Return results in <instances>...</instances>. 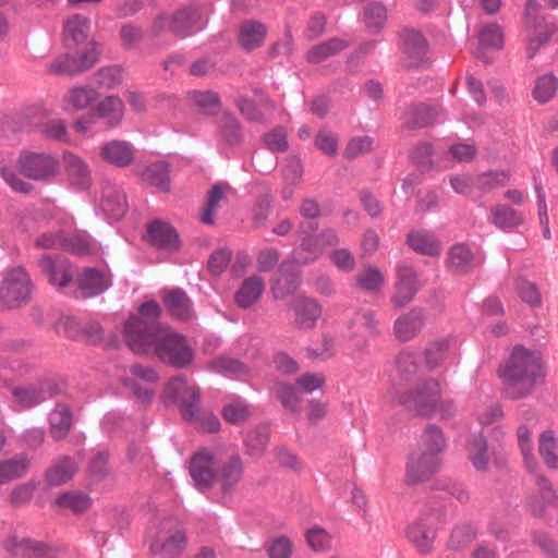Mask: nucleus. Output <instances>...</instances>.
<instances>
[{"label": "nucleus", "instance_id": "1", "mask_svg": "<svg viewBox=\"0 0 558 558\" xmlns=\"http://www.w3.org/2000/svg\"><path fill=\"white\" fill-rule=\"evenodd\" d=\"M126 344L135 353L153 352L160 361L175 367H185L193 360V351L182 335L170 329L158 331L140 320L128 325Z\"/></svg>", "mask_w": 558, "mask_h": 558}, {"label": "nucleus", "instance_id": "2", "mask_svg": "<svg viewBox=\"0 0 558 558\" xmlns=\"http://www.w3.org/2000/svg\"><path fill=\"white\" fill-rule=\"evenodd\" d=\"M498 376L506 398H524L532 393L544 376L539 355L523 347H515L509 359L499 366Z\"/></svg>", "mask_w": 558, "mask_h": 558}, {"label": "nucleus", "instance_id": "3", "mask_svg": "<svg viewBox=\"0 0 558 558\" xmlns=\"http://www.w3.org/2000/svg\"><path fill=\"white\" fill-rule=\"evenodd\" d=\"M393 397L415 414L428 416L439 405L441 387L436 378L428 377L416 381L414 388L407 390L393 389Z\"/></svg>", "mask_w": 558, "mask_h": 558}, {"label": "nucleus", "instance_id": "4", "mask_svg": "<svg viewBox=\"0 0 558 558\" xmlns=\"http://www.w3.org/2000/svg\"><path fill=\"white\" fill-rule=\"evenodd\" d=\"M317 225H300L301 243L292 253L293 260L299 265H306L315 262L322 256L325 248L336 246L339 243V236L332 229H326L317 235L312 232L316 231Z\"/></svg>", "mask_w": 558, "mask_h": 558}, {"label": "nucleus", "instance_id": "5", "mask_svg": "<svg viewBox=\"0 0 558 558\" xmlns=\"http://www.w3.org/2000/svg\"><path fill=\"white\" fill-rule=\"evenodd\" d=\"M199 398V388L183 376L171 378L162 393L165 403L180 407L182 417L186 422L198 418Z\"/></svg>", "mask_w": 558, "mask_h": 558}, {"label": "nucleus", "instance_id": "6", "mask_svg": "<svg viewBox=\"0 0 558 558\" xmlns=\"http://www.w3.org/2000/svg\"><path fill=\"white\" fill-rule=\"evenodd\" d=\"M32 282L22 267L8 271L0 288V304L7 308L20 307L29 300Z\"/></svg>", "mask_w": 558, "mask_h": 558}, {"label": "nucleus", "instance_id": "7", "mask_svg": "<svg viewBox=\"0 0 558 558\" xmlns=\"http://www.w3.org/2000/svg\"><path fill=\"white\" fill-rule=\"evenodd\" d=\"M440 517L438 511L424 513L408 526L407 538L420 554L428 555L433 551L435 527L440 523Z\"/></svg>", "mask_w": 558, "mask_h": 558}, {"label": "nucleus", "instance_id": "8", "mask_svg": "<svg viewBox=\"0 0 558 558\" xmlns=\"http://www.w3.org/2000/svg\"><path fill=\"white\" fill-rule=\"evenodd\" d=\"M425 365L429 371L446 368L458 362V347L453 337L428 342L424 349Z\"/></svg>", "mask_w": 558, "mask_h": 558}, {"label": "nucleus", "instance_id": "9", "mask_svg": "<svg viewBox=\"0 0 558 558\" xmlns=\"http://www.w3.org/2000/svg\"><path fill=\"white\" fill-rule=\"evenodd\" d=\"M537 3L535 0L526 2L525 17L529 31L527 54L533 58L542 45L547 43L555 32V26L536 16Z\"/></svg>", "mask_w": 558, "mask_h": 558}, {"label": "nucleus", "instance_id": "10", "mask_svg": "<svg viewBox=\"0 0 558 558\" xmlns=\"http://www.w3.org/2000/svg\"><path fill=\"white\" fill-rule=\"evenodd\" d=\"M218 462H221V454L208 449H201L193 456L190 474L198 488H208L216 481Z\"/></svg>", "mask_w": 558, "mask_h": 558}, {"label": "nucleus", "instance_id": "11", "mask_svg": "<svg viewBox=\"0 0 558 558\" xmlns=\"http://www.w3.org/2000/svg\"><path fill=\"white\" fill-rule=\"evenodd\" d=\"M98 60V52L93 46L78 51L77 56L62 54L53 59L48 72L56 75H75L90 69Z\"/></svg>", "mask_w": 558, "mask_h": 558}, {"label": "nucleus", "instance_id": "12", "mask_svg": "<svg viewBox=\"0 0 558 558\" xmlns=\"http://www.w3.org/2000/svg\"><path fill=\"white\" fill-rule=\"evenodd\" d=\"M402 63L407 68L420 66L426 60L428 44L421 32L404 29L400 34Z\"/></svg>", "mask_w": 558, "mask_h": 558}, {"label": "nucleus", "instance_id": "13", "mask_svg": "<svg viewBox=\"0 0 558 558\" xmlns=\"http://www.w3.org/2000/svg\"><path fill=\"white\" fill-rule=\"evenodd\" d=\"M90 21L81 14H74L68 17L63 24L64 43L68 48H77L80 51L88 49L95 43L89 38Z\"/></svg>", "mask_w": 558, "mask_h": 558}, {"label": "nucleus", "instance_id": "14", "mask_svg": "<svg viewBox=\"0 0 558 558\" xmlns=\"http://www.w3.org/2000/svg\"><path fill=\"white\" fill-rule=\"evenodd\" d=\"M420 289V280L415 270L405 264L397 268V282L391 302L396 308H401L410 303Z\"/></svg>", "mask_w": 558, "mask_h": 558}, {"label": "nucleus", "instance_id": "15", "mask_svg": "<svg viewBox=\"0 0 558 558\" xmlns=\"http://www.w3.org/2000/svg\"><path fill=\"white\" fill-rule=\"evenodd\" d=\"M17 166L24 175L34 180L47 179L58 169L57 160L46 154H25L20 157Z\"/></svg>", "mask_w": 558, "mask_h": 558}, {"label": "nucleus", "instance_id": "16", "mask_svg": "<svg viewBox=\"0 0 558 558\" xmlns=\"http://www.w3.org/2000/svg\"><path fill=\"white\" fill-rule=\"evenodd\" d=\"M440 466V458L415 450L407 463V482L416 484L428 480Z\"/></svg>", "mask_w": 558, "mask_h": 558}, {"label": "nucleus", "instance_id": "17", "mask_svg": "<svg viewBox=\"0 0 558 558\" xmlns=\"http://www.w3.org/2000/svg\"><path fill=\"white\" fill-rule=\"evenodd\" d=\"M425 326V313L413 307L399 316L393 324V335L401 342H408L420 335Z\"/></svg>", "mask_w": 558, "mask_h": 558}, {"label": "nucleus", "instance_id": "18", "mask_svg": "<svg viewBox=\"0 0 558 558\" xmlns=\"http://www.w3.org/2000/svg\"><path fill=\"white\" fill-rule=\"evenodd\" d=\"M38 265L49 282L54 287L64 288L72 281L73 270L65 258H52L47 255L39 259Z\"/></svg>", "mask_w": 558, "mask_h": 558}, {"label": "nucleus", "instance_id": "19", "mask_svg": "<svg viewBox=\"0 0 558 558\" xmlns=\"http://www.w3.org/2000/svg\"><path fill=\"white\" fill-rule=\"evenodd\" d=\"M100 207L111 219H121L128 210L124 192L113 183H106L102 187Z\"/></svg>", "mask_w": 558, "mask_h": 558}, {"label": "nucleus", "instance_id": "20", "mask_svg": "<svg viewBox=\"0 0 558 558\" xmlns=\"http://www.w3.org/2000/svg\"><path fill=\"white\" fill-rule=\"evenodd\" d=\"M5 547L14 555L27 558H53L52 551L45 544L15 534L7 538Z\"/></svg>", "mask_w": 558, "mask_h": 558}, {"label": "nucleus", "instance_id": "21", "mask_svg": "<svg viewBox=\"0 0 558 558\" xmlns=\"http://www.w3.org/2000/svg\"><path fill=\"white\" fill-rule=\"evenodd\" d=\"M101 159L117 167H128L134 159V151L125 141L113 140L99 147Z\"/></svg>", "mask_w": 558, "mask_h": 558}, {"label": "nucleus", "instance_id": "22", "mask_svg": "<svg viewBox=\"0 0 558 558\" xmlns=\"http://www.w3.org/2000/svg\"><path fill=\"white\" fill-rule=\"evenodd\" d=\"M219 472H217L216 481L220 483L221 490L227 494L234 489L243 474V464L238 454L221 458Z\"/></svg>", "mask_w": 558, "mask_h": 558}, {"label": "nucleus", "instance_id": "23", "mask_svg": "<svg viewBox=\"0 0 558 558\" xmlns=\"http://www.w3.org/2000/svg\"><path fill=\"white\" fill-rule=\"evenodd\" d=\"M162 301L168 312L175 319L189 322L195 317L192 302L185 292L181 290L166 291L163 292Z\"/></svg>", "mask_w": 558, "mask_h": 558}, {"label": "nucleus", "instance_id": "24", "mask_svg": "<svg viewBox=\"0 0 558 558\" xmlns=\"http://www.w3.org/2000/svg\"><path fill=\"white\" fill-rule=\"evenodd\" d=\"M97 98V90L90 86L72 87L63 96V111L75 112L85 110L89 108Z\"/></svg>", "mask_w": 558, "mask_h": 558}, {"label": "nucleus", "instance_id": "25", "mask_svg": "<svg viewBox=\"0 0 558 558\" xmlns=\"http://www.w3.org/2000/svg\"><path fill=\"white\" fill-rule=\"evenodd\" d=\"M295 325L301 329L314 328L322 314L319 304L312 299L300 296L293 303Z\"/></svg>", "mask_w": 558, "mask_h": 558}, {"label": "nucleus", "instance_id": "26", "mask_svg": "<svg viewBox=\"0 0 558 558\" xmlns=\"http://www.w3.org/2000/svg\"><path fill=\"white\" fill-rule=\"evenodd\" d=\"M421 368L417 357L410 352H402L396 359V388L402 384H413L422 378L420 377Z\"/></svg>", "mask_w": 558, "mask_h": 558}, {"label": "nucleus", "instance_id": "27", "mask_svg": "<svg viewBox=\"0 0 558 558\" xmlns=\"http://www.w3.org/2000/svg\"><path fill=\"white\" fill-rule=\"evenodd\" d=\"M147 239L153 245L166 250H174L179 246L177 231L167 222L159 220L148 225Z\"/></svg>", "mask_w": 558, "mask_h": 558}, {"label": "nucleus", "instance_id": "28", "mask_svg": "<svg viewBox=\"0 0 558 558\" xmlns=\"http://www.w3.org/2000/svg\"><path fill=\"white\" fill-rule=\"evenodd\" d=\"M537 489L529 499V508L534 517H543L546 509L555 504L557 495L548 480L543 476L537 477Z\"/></svg>", "mask_w": 558, "mask_h": 558}, {"label": "nucleus", "instance_id": "29", "mask_svg": "<svg viewBox=\"0 0 558 558\" xmlns=\"http://www.w3.org/2000/svg\"><path fill=\"white\" fill-rule=\"evenodd\" d=\"M201 15L194 9H181L171 15L170 31L179 36L186 37L199 29Z\"/></svg>", "mask_w": 558, "mask_h": 558}, {"label": "nucleus", "instance_id": "30", "mask_svg": "<svg viewBox=\"0 0 558 558\" xmlns=\"http://www.w3.org/2000/svg\"><path fill=\"white\" fill-rule=\"evenodd\" d=\"M65 171L70 180L80 187H87L92 182V173L88 163L73 153L63 156Z\"/></svg>", "mask_w": 558, "mask_h": 558}, {"label": "nucleus", "instance_id": "31", "mask_svg": "<svg viewBox=\"0 0 558 558\" xmlns=\"http://www.w3.org/2000/svg\"><path fill=\"white\" fill-rule=\"evenodd\" d=\"M186 535L182 529H178L169 534L162 543L151 544V551L161 558H177L186 548Z\"/></svg>", "mask_w": 558, "mask_h": 558}, {"label": "nucleus", "instance_id": "32", "mask_svg": "<svg viewBox=\"0 0 558 558\" xmlns=\"http://www.w3.org/2000/svg\"><path fill=\"white\" fill-rule=\"evenodd\" d=\"M266 34V26L260 22L244 21L239 28V44L244 50L252 51L263 45Z\"/></svg>", "mask_w": 558, "mask_h": 558}, {"label": "nucleus", "instance_id": "33", "mask_svg": "<svg viewBox=\"0 0 558 558\" xmlns=\"http://www.w3.org/2000/svg\"><path fill=\"white\" fill-rule=\"evenodd\" d=\"M77 286L83 296H93L107 290L110 281L102 272L86 268L78 276Z\"/></svg>", "mask_w": 558, "mask_h": 558}, {"label": "nucleus", "instance_id": "34", "mask_svg": "<svg viewBox=\"0 0 558 558\" xmlns=\"http://www.w3.org/2000/svg\"><path fill=\"white\" fill-rule=\"evenodd\" d=\"M349 47V41L339 37L330 38L326 41L313 46L305 54L310 63H320L327 59L339 54Z\"/></svg>", "mask_w": 558, "mask_h": 558}, {"label": "nucleus", "instance_id": "35", "mask_svg": "<svg viewBox=\"0 0 558 558\" xmlns=\"http://www.w3.org/2000/svg\"><path fill=\"white\" fill-rule=\"evenodd\" d=\"M72 424V412L65 404H57L49 414L50 434L54 440L64 439L70 432Z\"/></svg>", "mask_w": 558, "mask_h": 558}, {"label": "nucleus", "instance_id": "36", "mask_svg": "<svg viewBox=\"0 0 558 558\" xmlns=\"http://www.w3.org/2000/svg\"><path fill=\"white\" fill-rule=\"evenodd\" d=\"M255 100L243 97L236 99L240 111L250 120L262 121L265 118V110L274 107L272 102L264 95L262 90H254Z\"/></svg>", "mask_w": 558, "mask_h": 558}, {"label": "nucleus", "instance_id": "37", "mask_svg": "<svg viewBox=\"0 0 558 558\" xmlns=\"http://www.w3.org/2000/svg\"><path fill=\"white\" fill-rule=\"evenodd\" d=\"M478 49L475 52L477 58H484L482 51L484 49L500 50L504 47V29L500 25L490 23L480 28Z\"/></svg>", "mask_w": 558, "mask_h": 558}, {"label": "nucleus", "instance_id": "38", "mask_svg": "<svg viewBox=\"0 0 558 558\" xmlns=\"http://www.w3.org/2000/svg\"><path fill=\"white\" fill-rule=\"evenodd\" d=\"M438 111L425 104L411 105L404 112L403 120L408 128H423L436 121Z\"/></svg>", "mask_w": 558, "mask_h": 558}, {"label": "nucleus", "instance_id": "39", "mask_svg": "<svg viewBox=\"0 0 558 558\" xmlns=\"http://www.w3.org/2000/svg\"><path fill=\"white\" fill-rule=\"evenodd\" d=\"M445 446L446 440L441 429L435 425H428L418 439L416 450L439 458Z\"/></svg>", "mask_w": 558, "mask_h": 558}, {"label": "nucleus", "instance_id": "40", "mask_svg": "<svg viewBox=\"0 0 558 558\" xmlns=\"http://www.w3.org/2000/svg\"><path fill=\"white\" fill-rule=\"evenodd\" d=\"M408 243L415 252L424 255H438L441 248L438 239L426 230H414L410 232Z\"/></svg>", "mask_w": 558, "mask_h": 558}, {"label": "nucleus", "instance_id": "41", "mask_svg": "<svg viewBox=\"0 0 558 558\" xmlns=\"http://www.w3.org/2000/svg\"><path fill=\"white\" fill-rule=\"evenodd\" d=\"M96 111L100 119H104L108 126H117L123 119L124 105L117 96H108L98 102Z\"/></svg>", "mask_w": 558, "mask_h": 558}, {"label": "nucleus", "instance_id": "42", "mask_svg": "<svg viewBox=\"0 0 558 558\" xmlns=\"http://www.w3.org/2000/svg\"><path fill=\"white\" fill-rule=\"evenodd\" d=\"M385 282L384 274L373 266L365 267L354 276V287L368 293L380 291Z\"/></svg>", "mask_w": 558, "mask_h": 558}, {"label": "nucleus", "instance_id": "43", "mask_svg": "<svg viewBox=\"0 0 558 558\" xmlns=\"http://www.w3.org/2000/svg\"><path fill=\"white\" fill-rule=\"evenodd\" d=\"M264 291V281L257 276L248 277L244 280L235 294V301L242 308L253 305Z\"/></svg>", "mask_w": 558, "mask_h": 558}, {"label": "nucleus", "instance_id": "44", "mask_svg": "<svg viewBox=\"0 0 558 558\" xmlns=\"http://www.w3.org/2000/svg\"><path fill=\"white\" fill-rule=\"evenodd\" d=\"M448 264L457 274H466L476 265L471 250L463 244H457L451 247L448 255Z\"/></svg>", "mask_w": 558, "mask_h": 558}, {"label": "nucleus", "instance_id": "45", "mask_svg": "<svg viewBox=\"0 0 558 558\" xmlns=\"http://www.w3.org/2000/svg\"><path fill=\"white\" fill-rule=\"evenodd\" d=\"M230 190L228 184H216L208 192L207 202L203 209L201 220L206 225L214 223L216 209L227 201V194Z\"/></svg>", "mask_w": 558, "mask_h": 558}, {"label": "nucleus", "instance_id": "46", "mask_svg": "<svg viewBox=\"0 0 558 558\" xmlns=\"http://www.w3.org/2000/svg\"><path fill=\"white\" fill-rule=\"evenodd\" d=\"M490 222L497 228L506 230L522 225L524 217L506 205H497L492 208Z\"/></svg>", "mask_w": 558, "mask_h": 558}, {"label": "nucleus", "instance_id": "47", "mask_svg": "<svg viewBox=\"0 0 558 558\" xmlns=\"http://www.w3.org/2000/svg\"><path fill=\"white\" fill-rule=\"evenodd\" d=\"M28 460L24 456H15L0 461V485H4L23 476L28 469Z\"/></svg>", "mask_w": 558, "mask_h": 558}, {"label": "nucleus", "instance_id": "48", "mask_svg": "<svg viewBox=\"0 0 558 558\" xmlns=\"http://www.w3.org/2000/svg\"><path fill=\"white\" fill-rule=\"evenodd\" d=\"M77 471V465L70 458H62L57 461L46 474L50 485L58 486L70 481Z\"/></svg>", "mask_w": 558, "mask_h": 558}, {"label": "nucleus", "instance_id": "49", "mask_svg": "<svg viewBox=\"0 0 558 558\" xmlns=\"http://www.w3.org/2000/svg\"><path fill=\"white\" fill-rule=\"evenodd\" d=\"M558 441L553 430H545L538 439V452L546 465L553 470L558 469Z\"/></svg>", "mask_w": 558, "mask_h": 558}, {"label": "nucleus", "instance_id": "50", "mask_svg": "<svg viewBox=\"0 0 558 558\" xmlns=\"http://www.w3.org/2000/svg\"><path fill=\"white\" fill-rule=\"evenodd\" d=\"M138 312H140V316H131L129 318V320L124 324V338L125 339H126L128 325L132 320H140V322L144 323V325H146V326H154L156 328V330H158V331L169 329L168 327H161L160 325L157 324V319L159 318L160 313H161V308L157 302L148 301V302L143 303L141 305Z\"/></svg>", "mask_w": 558, "mask_h": 558}, {"label": "nucleus", "instance_id": "51", "mask_svg": "<svg viewBox=\"0 0 558 558\" xmlns=\"http://www.w3.org/2000/svg\"><path fill=\"white\" fill-rule=\"evenodd\" d=\"M558 90V80L553 73L537 77L533 88V98L539 104H546L554 98Z\"/></svg>", "mask_w": 558, "mask_h": 558}, {"label": "nucleus", "instance_id": "52", "mask_svg": "<svg viewBox=\"0 0 558 558\" xmlns=\"http://www.w3.org/2000/svg\"><path fill=\"white\" fill-rule=\"evenodd\" d=\"M208 368L226 376H240L247 372V367L240 361L225 356L213 359L208 363Z\"/></svg>", "mask_w": 558, "mask_h": 558}, {"label": "nucleus", "instance_id": "53", "mask_svg": "<svg viewBox=\"0 0 558 558\" xmlns=\"http://www.w3.org/2000/svg\"><path fill=\"white\" fill-rule=\"evenodd\" d=\"M143 180L162 191H168V166L163 161L151 163L143 171Z\"/></svg>", "mask_w": 558, "mask_h": 558}, {"label": "nucleus", "instance_id": "54", "mask_svg": "<svg viewBox=\"0 0 558 558\" xmlns=\"http://www.w3.org/2000/svg\"><path fill=\"white\" fill-rule=\"evenodd\" d=\"M145 38V32L141 26L124 23L119 29V40L125 50H132L140 46Z\"/></svg>", "mask_w": 558, "mask_h": 558}, {"label": "nucleus", "instance_id": "55", "mask_svg": "<svg viewBox=\"0 0 558 558\" xmlns=\"http://www.w3.org/2000/svg\"><path fill=\"white\" fill-rule=\"evenodd\" d=\"M275 393L282 407L291 412L296 413L300 410L301 399L296 388L289 384L278 383L275 387Z\"/></svg>", "mask_w": 558, "mask_h": 558}, {"label": "nucleus", "instance_id": "56", "mask_svg": "<svg viewBox=\"0 0 558 558\" xmlns=\"http://www.w3.org/2000/svg\"><path fill=\"white\" fill-rule=\"evenodd\" d=\"M469 458L478 471L488 469L487 442L481 435L472 440L469 447Z\"/></svg>", "mask_w": 558, "mask_h": 558}, {"label": "nucleus", "instance_id": "57", "mask_svg": "<svg viewBox=\"0 0 558 558\" xmlns=\"http://www.w3.org/2000/svg\"><path fill=\"white\" fill-rule=\"evenodd\" d=\"M305 537L308 546L316 553H325L331 549L332 537L323 527L314 526L310 529Z\"/></svg>", "mask_w": 558, "mask_h": 558}, {"label": "nucleus", "instance_id": "58", "mask_svg": "<svg viewBox=\"0 0 558 558\" xmlns=\"http://www.w3.org/2000/svg\"><path fill=\"white\" fill-rule=\"evenodd\" d=\"M56 504L64 509H69L74 513H81L87 510L90 506L88 496L78 493H66L61 495Z\"/></svg>", "mask_w": 558, "mask_h": 558}, {"label": "nucleus", "instance_id": "59", "mask_svg": "<svg viewBox=\"0 0 558 558\" xmlns=\"http://www.w3.org/2000/svg\"><path fill=\"white\" fill-rule=\"evenodd\" d=\"M269 432L265 426L253 429L246 438L247 453L251 456H260L267 447Z\"/></svg>", "mask_w": 558, "mask_h": 558}, {"label": "nucleus", "instance_id": "60", "mask_svg": "<svg viewBox=\"0 0 558 558\" xmlns=\"http://www.w3.org/2000/svg\"><path fill=\"white\" fill-rule=\"evenodd\" d=\"M41 134L52 141L68 143L70 141L68 126L62 119H52L43 123Z\"/></svg>", "mask_w": 558, "mask_h": 558}, {"label": "nucleus", "instance_id": "61", "mask_svg": "<svg viewBox=\"0 0 558 558\" xmlns=\"http://www.w3.org/2000/svg\"><path fill=\"white\" fill-rule=\"evenodd\" d=\"M518 442L521 449V452L524 458L525 465L531 470L535 471L536 461L533 456V444L531 440V432L526 425H520L517 430Z\"/></svg>", "mask_w": 558, "mask_h": 558}, {"label": "nucleus", "instance_id": "62", "mask_svg": "<svg viewBox=\"0 0 558 558\" xmlns=\"http://www.w3.org/2000/svg\"><path fill=\"white\" fill-rule=\"evenodd\" d=\"M189 96L194 105L206 114H214L219 109V99L216 93L194 90Z\"/></svg>", "mask_w": 558, "mask_h": 558}, {"label": "nucleus", "instance_id": "63", "mask_svg": "<svg viewBox=\"0 0 558 558\" xmlns=\"http://www.w3.org/2000/svg\"><path fill=\"white\" fill-rule=\"evenodd\" d=\"M11 393L24 409L36 405L44 400V395L34 387H14L11 389Z\"/></svg>", "mask_w": 558, "mask_h": 558}, {"label": "nucleus", "instance_id": "64", "mask_svg": "<svg viewBox=\"0 0 558 558\" xmlns=\"http://www.w3.org/2000/svg\"><path fill=\"white\" fill-rule=\"evenodd\" d=\"M532 543L537 546L545 558H558V543L544 532H533Z\"/></svg>", "mask_w": 558, "mask_h": 558}]
</instances>
